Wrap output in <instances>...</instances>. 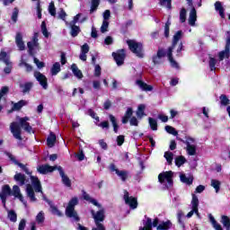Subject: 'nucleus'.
<instances>
[{
	"mask_svg": "<svg viewBox=\"0 0 230 230\" xmlns=\"http://www.w3.org/2000/svg\"><path fill=\"white\" fill-rule=\"evenodd\" d=\"M177 220H178V224H180L181 227H182V229H184V227H185L184 220H186V216H184V212H182V210H178Z\"/></svg>",
	"mask_w": 230,
	"mask_h": 230,
	"instance_id": "b1692460",
	"label": "nucleus"
},
{
	"mask_svg": "<svg viewBox=\"0 0 230 230\" xmlns=\"http://www.w3.org/2000/svg\"><path fill=\"white\" fill-rule=\"evenodd\" d=\"M30 177L32 186L31 184H27L26 193L31 202H36L37 198H35V191L36 193H42V185L40 184V180H39L37 176L31 175Z\"/></svg>",
	"mask_w": 230,
	"mask_h": 230,
	"instance_id": "7ed1b4c3",
	"label": "nucleus"
},
{
	"mask_svg": "<svg viewBox=\"0 0 230 230\" xmlns=\"http://www.w3.org/2000/svg\"><path fill=\"white\" fill-rule=\"evenodd\" d=\"M58 172H59V175L61 177L63 184L66 186V188H71V180L66 175V172H64V169H62V166L58 167Z\"/></svg>",
	"mask_w": 230,
	"mask_h": 230,
	"instance_id": "a211bd4d",
	"label": "nucleus"
},
{
	"mask_svg": "<svg viewBox=\"0 0 230 230\" xmlns=\"http://www.w3.org/2000/svg\"><path fill=\"white\" fill-rule=\"evenodd\" d=\"M14 181L18 182L19 186H24L26 184V176L22 173H16L14 175Z\"/></svg>",
	"mask_w": 230,
	"mask_h": 230,
	"instance_id": "5701e85b",
	"label": "nucleus"
},
{
	"mask_svg": "<svg viewBox=\"0 0 230 230\" xmlns=\"http://www.w3.org/2000/svg\"><path fill=\"white\" fill-rule=\"evenodd\" d=\"M180 21L181 22H186V9L182 8L180 12Z\"/></svg>",
	"mask_w": 230,
	"mask_h": 230,
	"instance_id": "4d7b16f0",
	"label": "nucleus"
},
{
	"mask_svg": "<svg viewBox=\"0 0 230 230\" xmlns=\"http://www.w3.org/2000/svg\"><path fill=\"white\" fill-rule=\"evenodd\" d=\"M183 37L184 32H182V31H177L172 37V46L168 49L167 52H164L163 49H159L156 55L153 57L152 60L155 66L162 64L163 57L166 55L172 67H179V64H177L176 61L173 60L172 53L173 51H177V57H179V53H181L182 48H184L182 41L179 42V40H181Z\"/></svg>",
	"mask_w": 230,
	"mask_h": 230,
	"instance_id": "f257e3e1",
	"label": "nucleus"
},
{
	"mask_svg": "<svg viewBox=\"0 0 230 230\" xmlns=\"http://www.w3.org/2000/svg\"><path fill=\"white\" fill-rule=\"evenodd\" d=\"M15 43L17 45V48H19L20 51H24L25 45L24 41H22V34H21L20 32L16 34Z\"/></svg>",
	"mask_w": 230,
	"mask_h": 230,
	"instance_id": "412c9836",
	"label": "nucleus"
},
{
	"mask_svg": "<svg viewBox=\"0 0 230 230\" xmlns=\"http://www.w3.org/2000/svg\"><path fill=\"white\" fill-rule=\"evenodd\" d=\"M117 145L118 146H121L125 143V136L119 135L117 137Z\"/></svg>",
	"mask_w": 230,
	"mask_h": 230,
	"instance_id": "e2e57ef3",
	"label": "nucleus"
},
{
	"mask_svg": "<svg viewBox=\"0 0 230 230\" xmlns=\"http://www.w3.org/2000/svg\"><path fill=\"white\" fill-rule=\"evenodd\" d=\"M49 13L52 15V17H55L57 15V8H55V2H51L49 5Z\"/></svg>",
	"mask_w": 230,
	"mask_h": 230,
	"instance_id": "37998d69",
	"label": "nucleus"
},
{
	"mask_svg": "<svg viewBox=\"0 0 230 230\" xmlns=\"http://www.w3.org/2000/svg\"><path fill=\"white\" fill-rule=\"evenodd\" d=\"M34 64L37 66L38 69H42V67H45L44 62L39 60V58H34Z\"/></svg>",
	"mask_w": 230,
	"mask_h": 230,
	"instance_id": "680f3d73",
	"label": "nucleus"
},
{
	"mask_svg": "<svg viewBox=\"0 0 230 230\" xmlns=\"http://www.w3.org/2000/svg\"><path fill=\"white\" fill-rule=\"evenodd\" d=\"M132 114H134V111L132 110V108H128L124 117L122 118V123L124 124L128 123V119H130V118L132 117Z\"/></svg>",
	"mask_w": 230,
	"mask_h": 230,
	"instance_id": "cd10ccee",
	"label": "nucleus"
},
{
	"mask_svg": "<svg viewBox=\"0 0 230 230\" xmlns=\"http://www.w3.org/2000/svg\"><path fill=\"white\" fill-rule=\"evenodd\" d=\"M219 100H220L221 105H224L225 107H226V105H230V100H229V98H227L226 95L222 94L219 97Z\"/></svg>",
	"mask_w": 230,
	"mask_h": 230,
	"instance_id": "79ce46f5",
	"label": "nucleus"
},
{
	"mask_svg": "<svg viewBox=\"0 0 230 230\" xmlns=\"http://www.w3.org/2000/svg\"><path fill=\"white\" fill-rule=\"evenodd\" d=\"M127 44L130 51H132V53L138 57V58H143L145 57V53L143 52V44L134 40H128Z\"/></svg>",
	"mask_w": 230,
	"mask_h": 230,
	"instance_id": "423d86ee",
	"label": "nucleus"
},
{
	"mask_svg": "<svg viewBox=\"0 0 230 230\" xmlns=\"http://www.w3.org/2000/svg\"><path fill=\"white\" fill-rule=\"evenodd\" d=\"M180 179L184 184H193V176H186V174H180Z\"/></svg>",
	"mask_w": 230,
	"mask_h": 230,
	"instance_id": "2f4dec72",
	"label": "nucleus"
},
{
	"mask_svg": "<svg viewBox=\"0 0 230 230\" xmlns=\"http://www.w3.org/2000/svg\"><path fill=\"white\" fill-rule=\"evenodd\" d=\"M45 217H44V212L40 211L39 214L36 216V222L37 224H44Z\"/></svg>",
	"mask_w": 230,
	"mask_h": 230,
	"instance_id": "a18cd8bd",
	"label": "nucleus"
},
{
	"mask_svg": "<svg viewBox=\"0 0 230 230\" xmlns=\"http://www.w3.org/2000/svg\"><path fill=\"white\" fill-rule=\"evenodd\" d=\"M60 71H61L60 63L56 62L53 64L52 67L50 68V75L52 76H57V75H58V73H60Z\"/></svg>",
	"mask_w": 230,
	"mask_h": 230,
	"instance_id": "393cba45",
	"label": "nucleus"
},
{
	"mask_svg": "<svg viewBox=\"0 0 230 230\" xmlns=\"http://www.w3.org/2000/svg\"><path fill=\"white\" fill-rule=\"evenodd\" d=\"M8 93V87L7 86H4L2 87L1 91H0V102L1 100H3V98L5 96V94ZM1 111H3V106L0 105V112Z\"/></svg>",
	"mask_w": 230,
	"mask_h": 230,
	"instance_id": "c03bdc74",
	"label": "nucleus"
},
{
	"mask_svg": "<svg viewBox=\"0 0 230 230\" xmlns=\"http://www.w3.org/2000/svg\"><path fill=\"white\" fill-rule=\"evenodd\" d=\"M100 75H102V67L100 66V65H95L94 75L100 76Z\"/></svg>",
	"mask_w": 230,
	"mask_h": 230,
	"instance_id": "338daca9",
	"label": "nucleus"
},
{
	"mask_svg": "<svg viewBox=\"0 0 230 230\" xmlns=\"http://www.w3.org/2000/svg\"><path fill=\"white\" fill-rule=\"evenodd\" d=\"M164 157L166 159L168 164H172L173 161V153L167 151L164 153Z\"/></svg>",
	"mask_w": 230,
	"mask_h": 230,
	"instance_id": "a19ab883",
	"label": "nucleus"
},
{
	"mask_svg": "<svg viewBox=\"0 0 230 230\" xmlns=\"http://www.w3.org/2000/svg\"><path fill=\"white\" fill-rule=\"evenodd\" d=\"M215 10H216V12L219 13V15L222 19H224V17H226V14L224 13V6H222V3L216 2L215 3Z\"/></svg>",
	"mask_w": 230,
	"mask_h": 230,
	"instance_id": "7c9ffc66",
	"label": "nucleus"
},
{
	"mask_svg": "<svg viewBox=\"0 0 230 230\" xmlns=\"http://www.w3.org/2000/svg\"><path fill=\"white\" fill-rule=\"evenodd\" d=\"M34 77L43 89H48V78L46 77V75H44L42 73L39 71H35Z\"/></svg>",
	"mask_w": 230,
	"mask_h": 230,
	"instance_id": "dca6fc26",
	"label": "nucleus"
},
{
	"mask_svg": "<svg viewBox=\"0 0 230 230\" xmlns=\"http://www.w3.org/2000/svg\"><path fill=\"white\" fill-rule=\"evenodd\" d=\"M4 62L5 66H7L4 69V73H5V75H10L12 73V63L10 61V58H4Z\"/></svg>",
	"mask_w": 230,
	"mask_h": 230,
	"instance_id": "72a5a7b5",
	"label": "nucleus"
},
{
	"mask_svg": "<svg viewBox=\"0 0 230 230\" xmlns=\"http://www.w3.org/2000/svg\"><path fill=\"white\" fill-rule=\"evenodd\" d=\"M22 66H24L27 73H31V71H33V66H31L30 64L24 62V61H22L20 63V67H22Z\"/></svg>",
	"mask_w": 230,
	"mask_h": 230,
	"instance_id": "864d4df0",
	"label": "nucleus"
},
{
	"mask_svg": "<svg viewBox=\"0 0 230 230\" xmlns=\"http://www.w3.org/2000/svg\"><path fill=\"white\" fill-rule=\"evenodd\" d=\"M221 224H223L224 227L226 228V230H230V219L227 216H222L221 217Z\"/></svg>",
	"mask_w": 230,
	"mask_h": 230,
	"instance_id": "c9c22d12",
	"label": "nucleus"
},
{
	"mask_svg": "<svg viewBox=\"0 0 230 230\" xmlns=\"http://www.w3.org/2000/svg\"><path fill=\"white\" fill-rule=\"evenodd\" d=\"M69 26L71 27V35L73 37H77L78 36V33H80V27L75 25V24H71L69 23Z\"/></svg>",
	"mask_w": 230,
	"mask_h": 230,
	"instance_id": "e433bc0d",
	"label": "nucleus"
},
{
	"mask_svg": "<svg viewBox=\"0 0 230 230\" xmlns=\"http://www.w3.org/2000/svg\"><path fill=\"white\" fill-rule=\"evenodd\" d=\"M55 170H58V166H57V165L51 166L49 164H42V165H39L37 167V172H39V173H41V175H46L48 173H51V172H55Z\"/></svg>",
	"mask_w": 230,
	"mask_h": 230,
	"instance_id": "f8f14e48",
	"label": "nucleus"
},
{
	"mask_svg": "<svg viewBox=\"0 0 230 230\" xmlns=\"http://www.w3.org/2000/svg\"><path fill=\"white\" fill-rule=\"evenodd\" d=\"M28 102L26 101H20L17 103H14L13 107V111H21V109H22V107H24V105H26Z\"/></svg>",
	"mask_w": 230,
	"mask_h": 230,
	"instance_id": "58836bf2",
	"label": "nucleus"
},
{
	"mask_svg": "<svg viewBox=\"0 0 230 230\" xmlns=\"http://www.w3.org/2000/svg\"><path fill=\"white\" fill-rule=\"evenodd\" d=\"M215 66H217V59H215L212 57H209V67H210V70L215 71L217 69V67Z\"/></svg>",
	"mask_w": 230,
	"mask_h": 230,
	"instance_id": "6e6d98bb",
	"label": "nucleus"
},
{
	"mask_svg": "<svg viewBox=\"0 0 230 230\" xmlns=\"http://www.w3.org/2000/svg\"><path fill=\"white\" fill-rule=\"evenodd\" d=\"M11 193L12 195H13V197H15V199H19V200L22 202L24 206H26V201H24V197H22V194L21 193V189L19 188V186L14 185L13 187V191H11Z\"/></svg>",
	"mask_w": 230,
	"mask_h": 230,
	"instance_id": "6ab92c4d",
	"label": "nucleus"
},
{
	"mask_svg": "<svg viewBox=\"0 0 230 230\" xmlns=\"http://www.w3.org/2000/svg\"><path fill=\"white\" fill-rule=\"evenodd\" d=\"M100 6V0H92V7L90 10V13H93Z\"/></svg>",
	"mask_w": 230,
	"mask_h": 230,
	"instance_id": "3c124183",
	"label": "nucleus"
},
{
	"mask_svg": "<svg viewBox=\"0 0 230 230\" xmlns=\"http://www.w3.org/2000/svg\"><path fill=\"white\" fill-rule=\"evenodd\" d=\"M176 139H178V141H181L187 146L186 151L189 155H195L197 154V144L195 143V138L186 136L185 140H182V138L179 137H177Z\"/></svg>",
	"mask_w": 230,
	"mask_h": 230,
	"instance_id": "20e7f679",
	"label": "nucleus"
},
{
	"mask_svg": "<svg viewBox=\"0 0 230 230\" xmlns=\"http://www.w3.org/2000/svg\"><path fill=\"white\" fill-rule=\"evenodd\" d=\"M158 181L165 188H172L173 186V172H163L158 175Z\"/></svg>",
	"mask_w": 230,
	"mask_h": 230,
	"instance_id": "39448f33",
	"label": "nucleus"
},
{
	"mask_svg": "<svg viewBox=\"0 0 230 230\" xmlns=\"http://www.w3.org/2000/svg\"><path fill=\"white\" fill-rule=\"evenodd\" d=\"M41 31L44 37L46 38L49 37V33L48 32V29L46 28V22H41Z\"/></svg>",
	"mask_w": 230,
	"mask_h": 230,
	"instance_id": "13d9d810",
	"label": "nucleus"
},
{
	"mask_svg": "<svg viewBox=\"0 0 230 230\" xmlns=\"http://www.w3.org/2000/svg\"><path fill=\"white\" fill-rule=\"evenodd\" d=\"M99 211L97 213L94 212V210H92L91 213L93 217V219L95 220V225L97 226V230H105V226L100 222H103L105 220V210L103 208H99Z\"/></svg>",
	"mask_w": 230,
	"mask_h": 230,
	"instance_id": "6e6552de",
	"label": "nucleus"
},
{
	"mask_svg": "<svg viewBox=\"0 0 230 230\" xmlns=\"http://www.w3.org/2000/svg\"><path fill=\"white\" fill-rule=\"evenodd\" d=\"M110 120L112 123L114 132L117 134L119 126L118 122L116 121V117H114L113 115H110Z\"/></svg>",
	"mask_w": 230,
	"mask_h": 230,
	"instance_id": "49530a36",
	"label": "nucleus"
},
{
	"mask_svg": "<svg viewBox=\"0 0 230 230\" xmlns=\"http://www.w3.org/2000/svg\"><path fill=\"white\" fill-rule=\"evenodd\" d=\"M83 198L84 199V200H88L89 202H91V204H93V206H96L97 208H102V205L98 203L96 199H91V196H89V194H87L86 192H83Z\"/></svg>",
	"mask_w": 230,
	"mask_h": 230,
	"instance_id": "c85d7f7f",
	"label": "nucleus"
},
{
	"mask_svg": "<svg viewBox=\"0 0 230 230\" xmlns=\"http://www.w3.org/2000/svg\"><path fill=\"white\" fill-rule=\"evenodd\" d=\"M109 30V22L103 21L101 26V32L105 33Z\"/></svg>",
	"mask_w": 230,
	"mask_h": 230,
	"instance_id": "052dcab7",
	"label": "nucleus"
},
{
	"mask_svg": "<svg viewBox=\"0 0 230 230\" xmlns=\"http://www.w3.org/2000/svg\"><path fill=\"white\" fill-rule=\"evenodd\" d=\"M136 84L139 87V89H141V91H144L145 93H150L154 91V86L149 85L141 80H137Z\"/></svg>",
	"mask_w": 230,
	"mask_h": 230,
	"instance_id": "aec40b11",
	"label": "nucleus"
},
{
	"mask_svg": "<svg viewBox=\"0 0 230 230\" xmlns=\"http://www.w3.org/2000/svg\"><path fill=\"white\" fill-rule=\"evenodd\" d=\"M188 21L190 26H195V22H197V10H195V8L190 10Z\"/></svg>",
	"mask_w": 230,
	"mask_h": 230,
	"instance_id": "4be33fe9",
	"label": "nucleus"
},
{
	"mask_svg": "<svg viewBox=\"0 0 230 230\" xmlns=\"http://www.w3.org/2000/svg\"><path fill=\"white\" fill-rule=\"evenodd\" d=\"M17 17H19V9L15 7L13 11L12 21H13V22H17Z\"/></svg>",
	"mask_w": 230,
	"mask_h": 230,
	"instance_id": "bf43d9fd",
	"label": "nucleus"
},
{
	"mask_svg": "<svg viewBox=\"0 0 230 230\" xmlns=\"http://www.w3.org/2000/svg\"><path fill=\"white\" fill-rule=\"evenodd\" d=\"M81 53H89V45L87 43H84L82 47H81Z\"/></svg>",
	"mask_w": 230,
	"mask_h": 230,
	"instance_id": "774afa93",
	"label": "nucleus"
},
{
	"mask_svg": "<svg viewBox=\"0 0 230 230\" xmlns=\"http://www.w3.org/2000/svg\"><path fill=\"white\" fill-rule=\"evenodd\" d=\"M124 200L131 209H136V208H137V199L130 196L127 190L124 191Z\"/></svg>",
	"mask_w": 230,
	"mask_h": 230,
	"instance_id": "4468645a",
	"label": "nucleus"
},
{
	"mask_svg": "<svg viewBox=\"0 0 230 230\" xmlns=\"http://www.w3.org/2000/svg\"><path fill=\"white\" fill-rule=\"evenodd\" d=\"M71 70L72 73H74V75L76 76V78H79V80H81V78H84V74H82V71L78 69V66L75 64H73L71 66Z\"/></svg>",
	"mask_w": 230,
	"mask_h": 230,
	"instance_id": "a878e982",
	"label": "nucleus"
},
{
	"mask_svg": "<svg viewBox=\"0 0 230 230\" xmlns=\"http://www.w3.org/2000/svg\"><path fill=\"white\" fill-rule=\"evenodd\" d=\"M148 121L151 128L153 130H157V120H155V119L149 118Z\"/></svg>",
	"mask_w": 230,
	"mask_h": 230,
	"instance_id": "5fc2aeb1",
	"label": "nucleus"
},
{
	"mask_svg": "<svg viewBox=\"0 0 230 230\" xmlns=\"http://www.w3.org/2000/svg\"><path fill=\"white\" fill-rule=\"evenodd\" d=\"M112 57L117 66H123L125 62V49H119L117 52L112 53Z\"/></svg>",
	"mask_w": 230,
	"mask_h": 230,
	"instance_id": "2eb2a0df",
	"label": "nucleus"
},
{
	"mask_svg": "<svg viewBox=\"0 0 230 230\" xmlns=\"http://www.w3.org/2000/svg\"><path fill=\"white\" fill-rule=\"evenodd\" d=\"M172 24V22H170V21H167L165 25H164V38L168 39V37H170V25Z\"/></svg>",
	"mask_w": 230,
	"mask_h": 230,
	"instance_id": "de8ad7c7",
	"label": "nucleus"
},
{
	"mask_svg": "<svg viewBox=\"0 0 230 230\" xmlns=\"http://www.w3.org/2000/svg\"><path fill=\"white\" fill-rule=\"evenodd\" d=\"M20 87L22 89V93L26 94V93H30V91H31V87H33V83H25L21 84Z\"/></svg>",
	"mask_w": 230,
	"mask_h": 230,
	"instance_id": "473e14b6",
	"label": "nucleus"
},
{
	"mask_svg": "<svg viewBox=\"0 0 230 230\" xmlns=\"http://www.w3.org/2000/svg\"><path fill=\"white\" fill-rule=\"evenodd\" d=\"M145 109H146V105L145 104L138 105L137 111V117L138 118V119H142L143 116H146V114H145Z\"/></svg>",
	"mask_w": 230,
	"mask_h": 230,
	"instance_id": "bb28decb",
	"label": "nucleus"
},
{
	"mask_svg": "<svg viewBox=\"0 0 230 230\" xmlns=\"http://www.w3.org/2000/svg\"><path fill=\"white\" fill-rule=\"evenodd\" d=\"M12 195V189L10 185H4L2 188V191L0 193V199L4 205V208H6V199Z\"/></svg>",
	"mask_w": 230,
	"mask_h": 230,
	"instance_id": "ddd939ff",
	"label": "nucleus"
},
{
	"mask_svg": "<svg viewBox=\"0 0 230 230\" xmlns=\"http://www.w3.org/2000/svg\"><path fill=\"white\" fill-rule=\"evenodd\" d=\"M184 163H186V158L184 156L180 155L175 158V165L178 166V168H181Z\"/></svg>",
	"mask_w": 230,
	"mask_h": 230,
	"instance_id": "4c0bfd02",
	"label": "nucleus"
},
{
	"mask_svg": "<svg viewBox=\"0 0 230 230\" xmlns=\"http://www.w3.org/2000/svg\"><path fill=\"white\" fill-rule=\"evenodd\" d=\"M220 184H221L220 181L211 180L210 186H212V188L216 190V193H218V191H220Z\"/></svg>",
	"mask_w": 230,
	"mask_h": 230,
	"instance_id": "ea45409f",
	"label": "nucleus"
},
{
	"mask_svg": "<svg viewBox=\"0 0 230 230\" xmlns=\"http://www.w3.org/2000/svg\"><path fill=\"white\" fill-rule=\"evenodd\" d=\"M75 157L79 161H84V159H85V155L84 154V150L80 149L79 152L75 154Z\"/></svg>",
	"mask_w": 230,
	"mask_h": 230,
	"instance_id": "0e129e2a",
	"label": "nucleus"
},
{
	"mask_svg": "<svg viewBox=\"0 0 230 230\" xmlns=\"http://www.w3.org/2000/svg\"><path fill=\"white\" fill-rule=\"evenodd\" d=\"M28 49H29V54L31 55V57H34L35 54L37 53L38 50L35 49H39V33H34V36L32 38L31 41H29L27 43Z\"/></svg>",
	"mask_w": 230,
	"mask_h": 230,
	"instance_id": "1a4fd4ad",
	"label": "nucleus"
},
{
	"mask_svg": "<svg viewBox=\"0 0 230 230\" xmlns=\"http://www.w3.org/2000/svg\"><path fill=\"white\" fill-rule=\"evenodd\" d=\"M57 142V136L55 134L50 133L49 137L47 138V145L49 148H53L55 146V143Z\"/></svg>",
	"mask_w": 230,
	"mask_h": 230,
	"instance_id": "c756f323",
	"label": "nucleus"
},
{
	"mask_svg": "<svg viewBox=\"0 0 230 230\" xmlns=\"http://www.w3.org/2000/svg\"><path fill=\"white\" fill-rule=\"evenodd\" d=\"M8 218L11 222H17V214L13 210L8 211Z\"/></svg>",
	"mask_w": 230,
	"mask_h": 230,
	"instance_id": "09e8293b",
	"label": "nucleus"
},
{
	"mask_svg": "<svg viewBox=\"0 0 230 230\" xmlns=\"http://www.w3.org/2000/svg\"><path fill=\"white\" fill-rule=\"evenodd\" d=\"M229 53H230V36H227L225 49L218 53L219 61L222 62L224 58H229Z\"/></svg>",
	"mask_w": 230,
	"mask_h": 230,
	"instance_id": "f3484780",
	"label": "nucleus"
},
{
	"mask_svg": "<svg viewBox=\"0 0 230 230\" xmlns=\"http://www.w3.org/2000/svg\"><path fill=\"white\" fill-rule=\"evenodd\" d=\"M76 204H78V198L75 197L69 201L68 206L66 209V217H69V218H74V220H76V222H78V220H80V217H78V214L76 213V211H75V207L76 206Z\"/></svg>",
	"mask_w": 230,
	"mask_h": 230,
	"instance_id": "0eeeda50",
	"label": "nucleus"
},
{
	"mask_svg": "<svg viewBox=\"0 0 230 230\" xmlns=\"http://www.w3.org/2000/svg\"><path fill=\"white\" fill-rule=\"evenodd\" d=\"M191 206V210L186 216L187 218H191L195 213L197 217H200L199 214V198L195 194L192 195Z\"/></svg>",
	"mask_w": 230,
	"mask_h": 230,
	"instance_id": "9b49d317",
	"label": "nucleus"
},
{
	"mask_svg": "<svg viewBox=\"0 0 230 230\" xmlns=\"http://www.w3.org/2000/svg\"><path fill=\"white\" fill-rule=\"evenodd\" d=\"M28 121H30V118L24 117V118L19 119V123L18 122L11 123L10 130L15 139H18L19 141H22V130L21 128H23V130H25V132H28L29 134H33V128L30 126V123Z\"/></svg>",
	"mask_w": 230,
	"mask_h": 230,
	"instance_id": "f03ea898",
	"label": "nucleus"
},
{
	"mask_svg": "<svg viewBox=\"0 0 230 230\" xmlns=\"http://www.w3.org/2000/svg\"><path fill=\"white\" fill-rule=\"evenodd\" d=\"M208 217H209V221L212 224L214 229H216V230H224L222 228V226H220V224H218L217 222V220H215V217L211 214Z\"/></svg>",
	"mask_w": 230,
	"mask_h": 230,
	"instance_id": "f704fd0d",
	"label": "nucleus"
},
{
	"mask_svg": "<svg viewBox=\"0 0 230 230\" xmlns=\"http://www.w3.org/2000/svg\"><path fill=\"white\" fill-rule=\"evenodd\" d=\"M66 17H67V13H66V11L64 9H61L58 13V19H61L62 21H66Z\"/></svg>",
	"mask_w": 230,
	"mask_h": 230,
	"instance_id": "69168bd1",
	"label": "nucleus"
},
{
	"mask_svg": "<svg viewBox=\"0 0 230 230\" xmlns=\"http://www.w3.org/2000/svg\"><path fill=\"white\" fill-rule=\"evenodd\" d=\"M160 4L170 10L172 8V0H160Z\"/></svg>",
	"mask_w": 230,
	"mask_h": 230,
	"instance_id": "603ef678",
	"label": "nucleus"
},
{
	"mask_svg": "<svg viewBox=\"0 0 230 230\" xmlns=\"http://www.w3.org/2000/svg\"><path fill=\"white\" fill-rule=\"evenodd\" d=\"M165 130L168 134H172V136H177L179 133L177 132V129L172 126H165Z\"/></svg>",
	"mask_w": 230,
	"mask_h": 230,
	"instance_id": "8fccbe9b",
	"label": "nucleus"
},
{
	"mask_svg": "<svg viewBox=\"0 0 230 230\" xmlns=\"http://www.w3.org/2000/svg\"><path fill=\"white\" fill-rule=\"evenodd\" d=\"M110 170L111 172H115L116 175L119 177L122 182H125L130 177V172L128 171L127 170L119 171L118 168H116V165L114 164H111L110 165Z\"/></svg>",
	"mask_w": 230,
	"mask_h": 230,
	"instance_id": "9d476101",
	"label": "nucleus"
}]
</instances>
